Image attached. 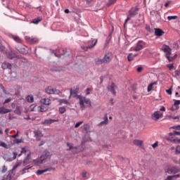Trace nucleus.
I'll return each mask as SVG.
<instances>
[{"label": "nucleus", "instance_id": "1", "mask_svg": "<svg viewBox=\"0 0 180 180\" xmlns=\"http://www.w3.org/2000/svg\"><path fill=\"white\" fill-rule=\"evenodd\" d=\"M162 51H164V53H166L165 57L166 58H167L169 63H172V61H174V60L176 59V57H178L176 54L174 55V56H170L172 54V49H170L169 46L168 45H166V44L163 45L162 47Z\"/></svg>", "mask_w": 180, "mask_h": 180}, {"label": "nucleus", "instance_id": "49", "mask_svg": "<svg viewBox=\"0 0 180 180\" xmlns=\"http://www.w3.org/2000/svg\"><path fill=\"white\" fill-rule=\"evenodd\" d=\"M13 143L15 144H20V143H22V139H15L13 140Z\"/></svg>", "mask_w": 180, "mask_h": 180}, {"label": "nucleus", "instance_id": "29", "mask_svg": "<svg viewBox=\"0 0 180 180\" xmlns=\"http://www.w3.org/2000/svg\"><path fill=\"white\" fill-rule=\"evenodd\" d=\"M26 100L27 101V102H29L30 103H33V102H34V98H33V96H27L26 97Z\"/></svg>", "mask_w": 180, "mask_h": 180}, {"label": "nucleus", "instance_id": "51", "mask_svg": "<svg viewBox=\"0 0 180 180\" xmlns=\"http://www.w3.org/2000/svg\"><path fill=\"white\" fill-rule=\"evenodd\" d=\"M146 30H147V32H150V33L151 32H153V30H151V27H150V25H146Z\"/></svg>", "mask_w": 180, "mask_h": 180}, {"label": "nucleus", "instance_id": "36", "mask_svg": "<svg viewBox=\"0 0 180 180\" xmlns=\"http://www.w3.org/2000/svg\"><path fill=\"white\" fill-rule=\"evenodd\" d=\"M48 110H49V108H47L44 105L40 106L39 112H47Z\"/></svg>", "mask_w": 180, "mask_h": 180}, {"label": "nucleus", "instance_id": "5", "mask_svg": "<svg viewBox=\"0 0 180 180\" xmlns=\"http://www.w3.org/2000/svg\"><path fill=\"white\" fill-rule=\"evenodd\" d=\"M51 53L54 54L55 57H58V58H60L61 56H64L67 53V51L63 48H59L56 51L51 50Z\"/></svg>", "mask_w": 180, "mask_h": 180}, {"label": "nucleus", "instance_id": "31", "mask_svg": "<svg viewBox=\"0 0 180 180\" xmlns=\"http://www.w3.org/2000/svg\"><path fill=\"white\" fill-rule=\"evenodd\" d=\"M46 94H49L50 95L54 94V90L51 87H47L46 89Z\"/></svg>", "mask_w": 180, "mask_h": 180}, {"label": "nucleus", "instance_id": "40", "mask_svg": "<svg viewBox=\"0 0 180 180\" xmlns=\"http://www.w3.org/2000/svg\"><path fill=\"white\" fill-rule=\"evenodd\" d=\"M59 103H64V105H68L70 102H68L66 99H60L59 100Z\"/></svg>", "mask_w": 180, "mask_h": 180}, {"label": "nucleus", "instance_id": "22", "mask_svg": "<svg viewBox=\"0 0 180 180\" xmlns=\"http://www.w3.org/2000/svg\"><path fill=\"white\" fill-rule=\"evenodd\" d=\"M115 88H116V84H115V83H112V85L108 87V91H110L112 93V95H116V90H115Z\"/></svg>", "mask_w": 180, "mask_h": 180}, {"label": "nucleus", "instance_id": "50", "mask_svg": "<svg viewBox=\"0 0 180 180\" xmlns=\"http://www.w3.org/2000/svg\"><path fill=\"white\" fill-rule=\"evenodd\" d=\"M20 153L21 154H26V153H27V150H26V148H22Z\"/></svg>", "mask_w": 180, "mask_h": 180}, {"label": "nucleus", "instance_id": "25", "mask_svg": "<svg viewBox=\"0 0 180 180\" xmlns=\"http://www.w3.org/2000/svg\"><path fill=\"white\" fill-rule=\"evenodd\" d=\"M134 146H137V147H143V141H140L139 139H135L133 141Z\"/></svg>", "mask_w": 180, "mask_h": 180}, {"label": "nucleus", "instance_id": "58", "mask_svg": "<svg viewBox=\"0 0 180 180\" xmlns=\"http://www.w3.org/2000/svg\"><path fill=\"white\" fill-rule=\"evenodd\" d=\"M153 148H155L156 147H158V142H155L152 145Z\"/></svg>", "mask_w": 180, "mask_h": 180}, {"label": "nucleus", "instance_id": "10", "mask_svg": "<svg viewBox=\"0 0 180 180\" xmlns=\"http://www.w3.org/2000/svg\"><path fill=\"white\" fill-rule=\"evenodd\" d=\"M129 16H131V18L136 16V15H139V8H137V6L132 7L129 11Z\"/></svg>", "mask_w": 180, "mask_h": 180}, {"label": "nucleus", "instance_id": "62", "mask_svg": "<svg viewBox=\"0 0 180 180\" xmlns=\"http://www.w3.org/2000/svg\"><path fill=\"white\" fill-rule=\"evenodd\" d=\"M174 131V136H180V131Z\"/></svg>", "mask_w": 180, "mask_h": 180}, {"label": "nucleus", "instance_id": "54", "mask_svg": "<svg viewBox=\"0 0 180 180\" xmlns=\"http://www.w3.org/2000/svg\"><path fill=\"white\" fill-rule=\"evenodd\" d=\"M91 91H92V89H91V88H87L86 89V95H89V94H91Z\"/></svg>", "mask_w": 180, "mask_h": 180}, {"label": "nucleus", "instance_id": "45", "mask_svg": "<svg viewBox=\"0 0 180 180\" xmlns=\"http://www.w3.org/2000/svg\"><path fill=\"white\" fill-rule=\"evenodd\" d=\"M30 167L27 166L26 167H25L22 170V174H26V171H27V169H30Z\"/></svg>", "mask_w": 180, "mask_h": 180}, {"label": "nucleus", "instance_id": "23", "mask_svg": "<svg viewBox=\"0 0 180 180\" xmlns=\"http://www.w3.org/2000/svg\"><path fill=\"white\" fill-rule=\"evenodd\" d=\"M40 102L42 103V105H51V100L49 98H42Z\"/></svg>", "mask_w": 180, "mask_h": 180}, {"label": "nucleus", "instance_id": "26", "mask_svg": "<svg viewBox=\"0 0 180 180\" xmlns=\"http://www.w3.org/2000/svg\"><path fill=\"white\" fill-rule=\"evenodd\" d=\"M103 61L104 64H108V63H110V61H112V58H110V56H109L108 55H105L103 58Z\"/></svg>", "mask_w": 180, "mask_h": 180}, {"label": "nucleus", "instance_id": "39", "mask_svg": "<svg viewBox=\"0 0 180 180\" xmlns=\"http://www.w3.org/2000/svg\"><path fill=\"white\" fill-rule=\"evenodd\" d=\"M168 20H175L176 19H178V16L176 15H169L167 17Z\"/></svg>", "mask_w": 180, "mask_h": 180}, {"label": "nucleus", "instance_id": "57", "mask_svg": "<svg viewBox=\"0 0 180 180\" xmlns=\"http://www.w3.org/2000/svg\"><path fill=\"white\" fill-rule=\"evenodd\" d=\"M173 176H168L165 180H173Z\"/></svg>", "mask_w": 180, "mask_h": 180}, {"label": "nucleus", "instance_id": "19", "mask_svg": "<svg viewBox=\"0 0 180 180\" xmlns=\"http://www.w3.org/2000/svg\"><path fill=\"white\" fill-rule=\"evenodd\" d=\"M137 56H139V53L133 54L132 53H130L127 56V60L130 63V61H133Z\"/></svg>", "mask_w": 180, "mask_h": 180}, {"label": "nucleus", "instance_id": "13", "mask_svg": "<svg viewBox=\"0 0 180 180\" xmlns=\"http://www.w3.org/2000/svg\"><path fill=\"white\" fill-rule=\"evenodd\" d=\"M34 137H36L37 141H40V140L41 139V137H43V134L41 133V131L39 129L37 131H34Z\"/></svg>", "mask_w": 180, "mask_h": 180}, {"label": "nucleus", "instance_id": "30", "mask_svg": "<svg viewBox=\"0 0 180 180\" xmlns=\"http://www.w3.org/2000/svg\"><path fill=\"white\" fill-rule=\"evenodd\" d=\"M58 112L60 115H63V113H65V112H67V108H65V107H60L58 109Z\"/></svg>", "mask_w": 180, "mask_h": 180}, {"label": "nucleus", "instance_id": "6", "mask_svg": "<svg viewBox=\"0 0 180 180\" xmlns=\"http://www.w3.org/2000/svg\"><path fill=\"white\" fill-rule=\"evenodd\" d=\"M96 43H98V39H92L91 41H89V46H82L81 49L82 50H84V51H88L89 49H94V47H95V46H96Z\"/></svg>", "mask_w": 180, "mask_h": 180}, {"label": "nucleus", "instance_id": "41", "mask_svg": "<svg viewBox=\"0 0 180 180\" xmlns=\"http://www.w3.org/2000/svg\"><path fill=\"white\" fill-rule=\"evenodd\" d=\"M167 68H169V71L174 70V63L167 65Z\"/></svg>", "mask_w": 180, "mask_h": 180}, {"label": "nucleus", "instance_id": "21", "mask_svg": "<svg viewBox=\"0 0 180 180\" xmlns=\"http://www.w3.org/2000/svg\"><path fill=\"white\" fill-rule=\"evenodd\" d=\"M104 121L101 122L98 124V126H105L109 123V120L108 119V115L105 114L103 117Z\"/></svg>", "mask_w": 180, "mask_h": 180}, {"label": "nucleus", "instance_id": "27", "mask_svg": "<svg viewBox=\"0 0 180 180\" xmlns=\"http://www.w3.org/2000/svg\"><path fill=\"white\" fill-rule=\"evenodd\" d=\"M18 51L21 54H27V50H26V46H25L24 45L22 46V47L18 49Z\"/></svg>", "mask_w": 180, "mask_h": 180}, {"label": "nucleus", "instance_id": "33", "mask_svg": "<svg viewBox=\"0 0 180 180\" xmlns=\"http://www.w3.org/2000/svg\"><path fill=\"white\" fill-rule=\"evenodd\" d=\"M95 63L97 65L105 64L103 62V59L101 58L95 59Z\"/></svg>", "mask_w": 180, "mask_h": 180}, {"label": "nucleus", "instance_id": "24", "mask_svg": "<svg viewBox=\"0 0 180 180\" xmlns=\"http://www.w3.org/2000/svg\"><path fill=\"white\" fill-rule=\"evenodd\" d=\"M155 36H162L164 34V31L160 28H155Z\"/></svg>", "mask_w": 180, "mask_h": 180}, {"label": "nucleus", "instance_id": "2", "mask_svg": "<svg viewBox=\"0 0 180 180\" xmlns=\"http://www.w3.org/2000/svg\"><path fill=\"white\" fill-rule=\"evenodd\" d=\"M79 100L80 108H85V103L88 105L89 108L92 107L91 100L89 98H86V97L79 96Z\"/></svg>", "mask_w": 180, "mask_h": 180}, {"label": "nucleus", "instance_id": "48", "mask_svg": "<svg viewBox=\"0 0 180 180\" xmlns=\"http://www.w3.org/2000/svg\"><path fill=\"white\" fill-rule=\"evenodd\" d=\"M171 129H174V130H180V125H174L172 127Z\"/></svg>", "mask_w": 180, "mask_h": 180}, {"label": "nucleus", "instance_id": "20", "mask_svg": "<svg viewBox=\"0 0 180 180\" xmlns=\"http://www.w3.org/2000/svg\"><path fill=\"white\" fill-rule=\"evenodd\" d=\"M178 105H180V100H176L174 102V105L170 108V110L174 112V110H177V109H179V106H178Z\"/></svg>", "mask_w": 180, "mask_h": 180}, {"label": "nucleus", "instance_id": "15", "mask_svg": "<svg viewBox=\"0 0 180 180\" xmlns=\"http://www.w3.org/2000/svg\"><path fill=\"white\" fill-rule=\"evenodd\" d=\"M66 144H67L68 147H69V148L67 149V151H71V150H72V153H78V151H77V149L78 148L74 147V143L68 142Z\"/></svg>", "mask_w": 180, "mask_h": 180}, {"label": "nucleus", "instance_id": "61", "mask_svg": "<svg viewBox=\"0 0 180 180\" xmlns=\"http://www.w3.org/2000/svg\"><path fill=\"white\" fill-rule=\"evenodd\" d=\"M136 71L138 72H141V71H143V68H141V67L137 68Z\"/></svg>", "mask_w": 180, "mask_h": 180}, {"label": "nucleus", "instance_id": "52", "mask_svg": "<svg viewBox=\"0 0 180 180\" xmlns=\"http://www.w3.org/2000/svg\"><path fill=\"white\" fill-rule=\"evenodd\" d=\"M87 175H88V172H82V178H86Z\"/></svg>", "mask_w": 180, "mask_h": 180}, {"label": "nucleus", "instance_id": "47", "mask_svg": "<svg viewBox=\"0 0 180 180\" xmlns=\"http://www.w3.org/2000/svg\"><path fill=\"white\" fill-rule=\"evenodd\" d=\"M6 180H12V173H8L6 176Z\"/></svg>", "mask_w": 180, "mask_h": 180}, {"label": "nucleus", "instance_id": "64", "mask_svg": "<svg viewBox=\"0 0 180 180\" xmlns=\"http://www.w3.org/2000/svg\"><path fill=\"white\" fill-rule=\"evenodd\" d=\"M172 176H173V178L177 179V178L180 177V175L179 174H175V175H173Z\"/></svg>", "mask_w": 180, "mask_h": 180}, {"label": "nucleus", "instance_id": "37", "mask_svg": "<svg viewBox=\"0 0 180 180\" xmlns=\"http://www.w3.org/2000/svg\"><path fill=\"white\" fill-rule=\"evenodd\" d=\"M155 84V83H151L148 86V92H150V91H153Z\"/></svg>", "mask_w": 180, "mask_h": 180}, {"label": "nucleus", "instance_id": "18", "mask_svg": "<svg viewBox=\"0 0 180 180\" xmlns=\"http://www.w3.org/2000/svg\"><path fill=\"white\" fill-rule=\"evenodd\" d=\"M11 112H12V109L5 108V107H0V115L11 113Z\"/></svg>", "mask_w": 180, "mask_h": 180}, {"label": "nucleus", "instance_id": "28", "mask_svg": "<svg viewBox=\"0 0 180 180\" xmlns=\"http://www.w3.org/2000/svg\"><path fill=\"white\" fill-rule=\"evenodd\" d=\"M41 20H43V18L41 17H38L37 18H34L33 20H32V23H34V25H37L39 23H40V22H41Z\"/></svg>", "mask_w": 180, "mask_h": 180}, {"label": "nucleus", "instance_id": "32", "mask_svg": "<svg viewBox=\"0 0 180 180\" xmlns=\"http://www.w3.org/2000/svg\"><path fill=\"white\" fill-rule=\"evenodd\" d=\"M14 113H15V115H21L22 114V111L20 110V106H17L15 110H14Z\"/></svg>", "mask_w": 180, "mask_h": 180}, {"label": "nucleus", "instance_id": "63", "mask_svg": "<svg viewBox=\"0 0 180 180\" xmlns=\"http://www.w3.org/2000/svg\"><path fill=\"white\" fill-rule=\"evenodd\" d=\"M173 141H174V143H180V139H174Z\"/></svg>", "mask_w": 180, "mask_h": 180}, {"label": "nucleus", "instance_id": "34", "mask_svg": "<svg viewBox=\"0 0 180 180\" xmlns=\"http://www.w3.org/2000/svg\"><path fill=\"white\" fill-rule=\"evenodd\" d=\"M117 1V0H109L106 5L107 6H111V5H115Z\"/></svg>", "mask_w": 180, "mask_h": 180}, {"label": "nucleus", "instance_id": "56", "mask_svg": "<svg viewBox=\"0 0 180 180\" xmlns=\"http://www.w3.org/2000/svg\"><path fill=\"white\" fill-rule=\"evenodd\" d=\"M11 101H12V99L11 98H7L5 100V101L4 102V105H5V103H9V102H11Z\"/></svg>", "mask_w": 180, "mask_h": 180}, {"label": "nucleus", "instance_id": "11", "mask_svg": "<svg viewBox=\"0 0 180 180\" xmlns=\"http://www.w3.org/2000/svg\"><path fill=\"white\" fill-rule=\"evenodd\" d=\"M151 117L153 120L157 121L159 119H161V117H162V113L160 112V111H155L153 112Z\"/></svg>", "mask_w": 180, "mask_h": 180}, {"label": "nucleus", "instance_id": "46", "mask_svg": "<svg viewBox=\"0 0 180 180\" xmlns=\"http://www.w3.org/2000/svg\"><path fill=\"white\" fill-rule=\"evenodd\" d=\"M167 94L168 95H172V87H170L169 89L166 90Z\"/></svg>", "mask_w": 180, "mask_h": 180}, {"label": "nucleus", "instance_id": "3", "mask_svg": "<svg viewBox=\"0 0 180 180\" xmlns=\"http://www.w3.org/2000/svg\"><path fill=\"white\" fill-rule=\"evenodd\" d=\"M9 60H13V58L22 59V63H27V59L22 58V56L17 55L13 51H11L8 53L7 56Z\"/></svg>", "mask_w": 180, "mask_h": 180}, {"label": "nucleus", "instance_id": "7", "mask_svg": "<svg viewBox=\"0 0 180 180\" xmlns=\"http://www.w3.org/2000/svg\"><path fill=\"white\" fill-rule=\"evenodd\" d=\"M165 172L166 174H169L171 175V174H178V172H180V169L177 167H172L170 168H165Z\"/></svg>", "mask_w": 180, "mask_h": 180}, {"label": "nucleus", "instance_id": "43", "mask_svg": "<svg viewBox=\"0 0 180 180\" xmlns=\"http://www.w3.org/2000/svg\"><path fill=\"white\" fill-rule=\"evenodd\" d=\"M84 123V121H80L76 123L75 125V129L79 127L80 124H82Z\"/></svg>", "mask_w": 180, "mask_h": 180}, {"label": "nucleus", "instance_id": "44", "mask_svg": "<svg viewBox=\"0 0 180 180\" xmlns=\"http://www.w3.org/2000/svg\"><path fill=\"white\" fill-rule=\"evenodd\" d=\"M175 154L176 155L180 154V146H177L176 147Z\"/></svg>", "mask_w": 180, "mask_h": 180}, {"label": "nucleus", "instance_id": "60", "mask_svg": "<svg viewBox=\"0 0 180 180\" xmlns=\"http://www.w3.org/2000/svg\"><path fill=\"white\" fill-rule=\"evenodd\" d=\"M169 4H171V1H168L167 2H166L165 4V8H168V6H169Z\"/></svg>", "mask_w": 180, "mask_h": 180}, {"label": "nucleus", "instance_id": "38", "mask_svg": "<svg viewBox=\"0 0 180 180\" xmlns=\"http://www.w3.org/2000/svg\"><path fill=\"white\" fill-rule=\"evenodd\" d=\"M82 127L84 131H88V130H89V124H85Z\"/></svg>", "mask_w": 180, "mask_h": 180}, {"label": "nucleus", "instance_id": "17", "mask_svg": "<svg viewBox=\"0 0 180 180\" xmlns=\"http://www.w3.org/2000/svg\"><path fill=\"white\" fill-rule=\"evenodd\" d=\"M1 68H3V70H12V64L4 61L1 65Z\"/></svg>", "mask_w": 180, "mask_h": 180}, {"label": "nucleus", "instance_id": "4", "mask_svg": "<svg viewBox=\"0 0 180 180\" xmlns=\"http://www.w3.org/2000/svg\"><path fill=\"white\" fill-rule=\"evenodd\" d=\"M147 47V43L144 42L143 40H139L136 46L132 49L133 51H141L143 49H146Z\"/></svg>", "mask_w": 180, "mask_h": 180}, {"label": "nucleus", "instance_id": "55", "mask_svg": "<svg viewBox=\"0 0 180 180\" xmlns=\"http://www.w3.org/2000/svg\"><path fill=\"white\" fill-rule=\"evenodd\" d=\"M13 160H16V157H18V152H13Z\"/></svg>", "mask_w": 180, "mask_h": 180}, {"label": "nucleus", "instance_id": "16", "mask_svg": "<svg viewBox=\"0 0 180 180\" xmlns=\"http://www.w3.org/2000/svg\"><path fill=\"white\" fill-rule=\"evenodd\" d=\"M56 122H58V119L53 120L51 118L44 120V121L41 122V124H52V123H56Z\"/></svg>", "mask_w": 180, "mask_h": 180}, {"label": "nucleus", "instance_id": "42", "mask_svg": "<svg viewBox=\"0 0 180 180\" xmlns=\"http://www.w3.org/2000/svg\"><path fill=\"white\" fill-rule=\"evenodd\" d=\"M0 147H4V148H8V145L6 144L4 142H0Z\"/></svg>", "mask_w": 180, "mask_h": 180}, {"label": "nucleus", "instance_id": "53", "mask_svg": "<svg viewBox=\"0 0 180 180\" xmlns=\"http://www.w3.org/2000/svg\"><path fill=\"white\" fill-rule=\"evenodd\" d=\"M6 171H8V168H6V166H4L2 167L1 172H3V174H5V172H6Z\"/></svg>", "mask_w": 180, "mask_h": 180}, {"label": "nucleus", "instance_id": "59", "mask_svg": "<svg viewBox=\"0 0 180 180\" xmlns=\"http://www.w3.org/2000/svg\"><path fill=\"white\" fill-rule=\"evenodd\" d=\"M175 75H176L177 77L180 76V70H176L174 72Z\"/></svg>", "mask_w": 180, "mask_h": 180}, {"label": "nucleus", "instance_id": "9", "mask_svg": "<svg viewBox=\"0 0 180 180\" xmlns=\"http://www.w3.org/2000/svg\"><path fill=\"white\" fill-rule=\"evenodd\" d=\"M25 40L27 43H29L30 44H37V43H39V39L37 38L25 37Z\"/></svg>", "mask_w": 180, "mask_h": 180}, {"label": "nucleus", "instance_id": "8", "mask_svg": "<svg viewBox=\"0 0 180 180\" xmlns=\"http://www.w3.org/2000/svg\"><path fill=\"white\" fill-rule=\"evenodd\" d=\"M49 154V152H45L43 155H41L40 158L36 160L37 164H43V161L47 160Z\"/></svg>", "mask_w": 180, "mask_h": 180}, {"label": "nucleus", "instance_id": "35", "mask_svg": "<svg viewBox=\"0 0 180 180\" xmlns=\"http://www.w3.org/2000/svg\"><path fill=\"white\" fill-rule=\"evenodd\" d=\"M6 47L2 44V43L0 42V53H4L6 51Z\"/></svg>", "mask_w": 180, "mask_h": 180}, {"label": "nucleus", "instance_id": "12", "mask_svg": "<svg viewBox=\"0 0 180 180\" xmlns=\"http://www.w3.org/2000/svg\"><path fill=\"white\" fill-rule=\"evenodd\" d=\"M50 171H56V168L54 167H48L46 169H44L43 170H37V174L38 175H41L42 174H44V172H49Z\"/></svg>", "mask_w": 180, "mask_h": 180}, {"label": "nucleus", "instance_id": "14", "mask_svg": "<svg viewBox=\"0 0 180 180\" xmlns=\"http://www.w3.org/2000/svg\"><path fill=\"white\" fill-rule=\"evenodd\" d=\"M8 37L10 39H12L13 40H14L15 43L22 44V39H20V37H19V36L10 34Z\"/></svg>", "mask_w": 180, "mask_h": 180}]
</instances>
